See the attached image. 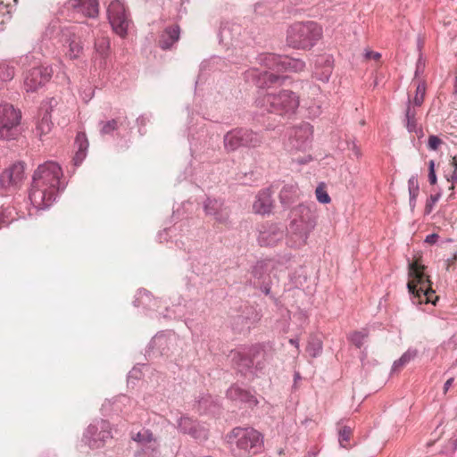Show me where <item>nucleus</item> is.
<instances>
[{"mask_svg": "<svg viewBox=\"0 0 457 457\" xmlns=\"http://www.w3.org/2000/svg\"><path fill=\"white\" fill-rule=\"evenodd\" d=\"M24 177V165L21 162L12 164L0 174V187L8 189L15 187Z\"/></svg>", "mask_w": 457, "mask_h": 457, "instance_id": "13", "label": "nucleus"}, {"mask_svg": "<svg viewBox=\"0 0 457 457\" xmlns=\"http://www.w3.org/2000/svg\"><path fill=\"white\" fill-rule=\"evenodd\" d=\"M243 141L245 147L256 148L262 144L263 137L253 130L243 129Z\"/></svg>", "mask_w": 457, "mask_h": 457, "instance_id": "23", "label": "nucleus"}, {"mask_svg": "<svg viewBox=\"0 0 457 457\" xmlns=\"http://www.w3.org/2000/svg\"><path fill=\"white\" fill-rule=\"evenodd\" d=\"M331 72H332V67L328 63L325 66V69L320 75L317 71L315 72V74L319 79H320L322 81H328Z\"/></svg>", "mask_w": 457, "mask_h": 457, "instance_id": "45", "label": "nucleus"}, {"mask_svg": "<svg viewBox=\"0 0 457 457\" xmlns=\"http://www.w3.org/2000/svg\"><path fill=\"white\" fill-rule=\"evenodd\" d=\"M146 122L147 119L144 115H141L137 119V123L138 126H145Z\"/></svg>", "mask_w": 457, "mask_h": 457, "instance_id": "54", "label": "nucleus"}, {"mask_svg": "<svg viewBox=\"0 0 457 457\" xmlns=\"http://www.w3.org/2000/svg\"><path fill=\"white\" fill-rule=\"evenodd\" d=\"M263 61L268 69L277 72H300L305 67V63L302 60L286 55L268 54L264 57Z\"/></svg>", "mask_w": 457, "mask_h": 457, "instance_id": "10", "label": "nucleus"}, {"mask_svg": "<svg viewBox=\"0 0 457 457\" xmlns=\"http://www.w3.org/2000/svg\"><path fill=\"white\" fill-rule=\"evenodd\" d=\"M75 143L78 145V151L82 150L84 153H87L88 142L85 133H78Z\"/></svg>", "mask_w": 457, "mask_h": 457, "instance_id": "40", "label": "nucleus"}, {"mask_svg": "<svg viewBox=\"0 0 457 457\" xmlns=\"http://www.w3.org/2000/svg\"><path fill=\"white\" fill-rule=\"evenodd\" d=\"M95 49L102 57H106L110 49V40L108 37H97L95 41Z\"/></svg>", "mask_w": 457, "mask_h": 457, "instance_id": "29", "label": "nucleus"}, {"mask_svg": "<svg viewBox=\"0 0 457 457\" xmlns=\"http://www.w3.org/2000/svg\"><path fill=\"white\" fill-rule=\"evenodd\" d=\"M220 207V204L216 200H209L205 204V212L207 214H213L215 216L219 215V208Z\"/></svg>", "mask_w": 457, "mask_h": 457, "instance_id": "42", "label": "nucleus"}, {"mask_svg": "<svg viewBox=\"0 0 457 457\" xmlns=\"http://www.w3.org/2000/svg\"><path fill=\"white\" fill-rule=\"evenodd\" d=\"M289 343L291 345H295V347H298V341H297V339L292 338V339L289 340Z\"/></svg>", "mask_w": 457, "mask_h": 457, "instance_id": "56", "label": "nucleus"}, {"mask_svg": "<svg viewBox=\"0 0 457 457\" xmlns=\"http://www.w3.org/2000/svg\"><path fill=\"white\" fill-rule=\"evenodd\" d=\"M365 57L368 60H374L378 62L381 58V54L378 52L369 51L366 53Z\"/></svg>", "mask_w": 457, "mask_h": 457, "instance_id": "49", "label": "nucleus"}, {"mask_svg": "<svg viewBox=\"0 0 457 457\" xmlns=\"http://www.w3.org/2000/svg\"><path fill=\"white\" fill-rule=\"evenodd\" d=\"M52 76L48 67L37 66L27 71L24 74V88L27 92H36L43 87Z\"/></svg>", "mask_w": 457, "mask_h": 457, "instance_id": "11", "label": "nucleus"}, {"mask_svg": "<svg viewBox=\"0 0 457 457\" xmlns=\"http://www.w3.org/2000/svg\"><path fill=\"white\" fill-rule=\"evenodd\" d=\"M86 154H87V153H84L82 150H80V151L77 150V152L75 154V156L73 158L74 164L76 166L79 165L83 162V160L85 159Z\"/></svg>", "mask_w": 457, "mask_h": 457, "instance_id": "47", "label": "nucleus"}, {"mask_svg": "<svg viewBox=\"0 0 457 457\" xmlns=\"http://www.w3.org/2000/svg\"><path fill=\"white\" fill-rule=\"evenodd\" d=\"M131 438L140 445V449H142L144 453H146L147 450H151L152 456L159 453V444L150 430L142 429L132 435Z\"/></svg>", "mask_w": 457, "mask_h": 457, "instance_id": "14", "label": "nucleus"}, {"mask_svg": "<svg viewBox=\"0 0 457 457\" xmlns=\"http://www.w3.org/2000/svg\"><path fill=\"white\" fill-rule=\"evenodd\" d=\"M170 342V338L165 334H157L152 338L150 347L156 349L161 355H164L168 353Z\"/></svg>", "mask_w": 457, "mask_h": 457, "instance_id": "22", "label": "nucleus"}, {"mask_svg": "<svg viewBox=\"0 0 457 457\" xmlns=\"http://www.w3.org/2000/svg\"><path fill=\"white\" fill-rule=\"evenodd\" d=\"M227 396L236 404L246 408H253L258 404L255 396L238 385H232L227 391Z\"/></svg>", "mask_w": 457, "mask_h": 457, "instance_id": "12", "label": "nucleus"}, {"mask_svg": "<svg viewBox=\"0 0 457 457\" xmlns=\"http://www.w3.org/2000/svg\"><path fill=\"white\" fill-rule=\"evenodd\" d=\"M454 90H455V93H457V77H456V79H455Z\"/></svg>", "mask_w": 457, "mask_h": 457, "instance_id": "59", "label": "nucleus"}, {"mask_svg": "<svg viewBox=\"0 0 457 457\" xmlns=\"http://www.w3.org/2000/svg\"><path fill=\"white\" fill-rule=\"evenodd\" d=\"M180 37V28L179 25H172L167 27L159 39V46L162 50H168L172 47V46L179 41Z\"/></svg>", "mask_w": 457, "mask_h": 457, "instance_id": "17", "label": "nucleus"}, {"mask_svg": "<svg viewBox=\"0 0 457 457\" xmlns=\"http://www.w3.org/2000/svg\"><path fill=\"white\" fill-rule=\"evenodd\" d=\"M220 220L222 219V220H225L228 218V212H225L224 214L220 213ZM217 219H220V217H217Z\"/></svg>", "mask_w": 457, "mask_h": 457, "instance_id": "57", "label": "nucleus"}, {"mask_svg": "<svg viewBox=\"0 0 457 457\" xmlns=\"http://www.w3.org/2000/svg\"><path fill=\"white\" fill-rule=\"evenodd\" d=\"M438 235L436 234H431L427 236L426 242L428 244H435L437 241Z\"/></svg>", "mask_w": 457, "mask_h": 457, "instance_id": "51", "label": "nucleus"}, {"mask_svg": "<svg viewBox=\"0 0 457 457\" xmlns=\"http://www.w3.org/2000/svg\"><path fill=\"white\" fill-rule=\"evenodd\" d=\"M338 441L342 447L348 448L353 436V428L344 421L337 423Z\"/></svg>", "mask_w": 457, "mask_h": 457, "instance_id": "21", "label": "nucleus"}, {"mask_svg": "<svg viewBox=\"0 0 457 457\" xmlns=\"http://www.w3.org/2000/svg\"><path fill=\"white\" fill-rule=\"evenodd\" d=\"M15 71L12 66L7 64L0 65V79L3 81H9L13 79Z\"/></svg>", "mask_w": 457, "mask_h": 457, "instance_id": "35", "label": "nucleus"}, {"mask_svg": "<svg viewBox=\"0 0 457 457\" xmlns=\"http://www.w3.org/2000/svg\"><path fill=\"white\" fill-rule=\"evenodd\" d=\"M236 457H253L263 451V436L250 427H236L225 436Z\"/></svg>", "mask_w": 457, "mask_h": 457, "instance_id": "2", "label": "nucleus"}, {"mask_svg": "<svg viewBox=\"0 0 457 457\" xmlns=\"http://www.w3.org/2000/svg\"><path fill=\"white\" fill-rule=\"evenodd\" d=\"M279 79L278 76L270 71H264L260 73L257 79V84L261 87H270Z\"/></svg>", "mask_w": 457, "mask_h": 457, "instance_id": "28", "label": "nucleus"}, {"mask_svg": "<svg viewBox=\"0 0 457 457\" xmlns=\"http://www.w3.org/2000/svg\"><path fill=\"white\" fill-rule=\"evenodd\" d=\"M445 179L447 181L452 183H457V157L453 156L452 157L448 169L445 170Z\"/></svg>", "mask_w": 457, "mask_h": 457, "instance_id": "30", "label": "nucleus"}, {"mask_svg": "<svg viewBox=\"0 0 457 457\" xmlns=\"http://www.w3.org/2000/svg\"><path fill=\"white\" fill-rule=\"evenodd\" d=\"M179 428L186 434L191 435L193 437H197V430L195 422L188 417H183L179 421Z\"/></svg>", "mask_w": 457, "mask_h": 457, "instance_id": "27", "label": "nucleus"}, {"mask_svg": "<svg viewBox=\"0 0 457 457\" xmlns=\"http://www.w3.org/2000/svg\"><path fill=\"white\" fill-rule=\"evenodd\" d=\"M457 261V253L453 254V256L446 261L447 266L446 270H450V267Z\"/></svg>", "mask_w": 457, "mask_h": 457, "instance_id": "52", "label": "nucleus"}, {"mask_svg": "<svg viewBox=\"0 0 457 457\" xmlns=\"http://www.w3.org/2000/svg\"><path fill=\"white\" fill-rule=\"evenodd\" d=\"M275 268V263L270 260L259 261L253 267L252 274L259 282L264 283Z\"/></svg>", "mask_w": 457, "mask_h": 457, "instance_id": "18", "label": "nucleus"}, {"mask_svg": "<svg viewBox=\"0 0 457 457\" xmlns=\"http://www.w3.org/2000/svg\"><path fill=\"white\" fill-rule=\"evenodd\" d=\"M62 177V170L57 162L48 161L37 167L29 191V200L35 208L45 210L53 204L58 192L64 189Z\"/></svg>", "mask_w": 457, "mask_h": 457, "instance_id": "1", "label": "nucleus"}, {"mask_svg": "<svg viewBox=\"0 0 457 457\" xmlns=\"http://www.w3.org/2000/svg\"><path fill=\"white\" fill-rule=\"evenodd\" d=\"M426 266L421 264L418 259L409 265L408 291L411 301L415 304L433 303L436 304L437 296L432 289V283L429 276L425 272Z\"/></svg>", "mask_w": 457, "mask_h": 457, "instance_id": "3", "label": "nucleus"}, {"mask_svg": "<svg viewBox=\"0 0 457 457\" xmlns=\"http://www.w3.org/2000/svg\"><path fill=\"white\" fill-rule=\"evenodd\" d=\"M159 453L157 455L152 456L151 455V450H147L146 453H144L142 449H140L137 454L136 457H158Z\"/></svg>", "mask_w": 457, "mask_h": 457, "instance_id": "50", "label": "nucleus"}, {"mask_svg": "<svg viewBox=\"0 0 457 457\" xmlns=\"http://www.w3.org/2000/svg\"><path fill=\"white\" fill-rule=\"evenodd\" d=\"M68 7L86 17L96 18L99 12L97 0H69Z\"/></svg>", "mask_w": 457, "mask_h": 457, "instance_id": "15", "label": "nucleus"}, {"mask_svg": "<svg viewBox=\"0 0 457 457\" xmlns=\"http://www.w3.org/2000/svg\"><path fill=\"white\" fill-rule=\"evenodd\" d=\"M417 356V351L416 350H409L406 353H404L402 357L395 361L394 366L395 369L402 368L408 362H410L411 360H413Z\"/></svg>", "mask_w": 457, "mask_h": 457, "instance_id": "34", "label": "nucleus"}, {"mask_svg": "<svg viewBox=\"0 0 457 457\" xmlns=\"http://www.w3.org/2000/svg\"><path fill=\"white\" fill-rule=\"evenodd\" d=\"M408 187H409V189H412V188H414V187H419L417 179L413 177L411 178L408 181Z\"/></svg>", "mask_w": 457, "mask_h": 457, "instance_id": "53", "label": "nucleus"}, {"mask_svg": "<svg viewBox=\"0 0 457 457\" xmlns=\"http://www.w3.org/2000/svg\"><path fill=\"white\" fill-rule=\"evenodd\" d=\"M368 336L369 333L366 329H362L361 331H354L349 336V340L356 347L361 348L363 345Z\"/></svg>", "mask_w": 457, "mask_h": 457, "instance_id": "31", "label": "nucleus"}, {"mask_svg": "<svg viewBox=\"0 0 457 457\" xmlns=\"http://www.w3.org/2000/svg\"><path fill=\"white\" fill-rule=\"evenodd\" d=\"M453 382V378H451L446 380V382L445 383V386H444L445 393H446L448 391V389L451 387Z\"/></svg>", "mask_w": 457, "mask_h": 457, "instance_id": "55", "label": "nucleus"}, {"mask_svg": "<svg viewBox=\"0 0 457 457\" xmlns=\"http://www.w3.org/2000/svg\"><path fill=\"white\" fill-rule=\"evenodd\" d=\"M271 199L270 194L262 191L257 196L253 204V209L256 213H267L270 211Z\"/></svg>", "mask_w": 457, "mask_h": 457, "instance_id": "20", "label": "nucleus"}, {"mask_svg": "<svg viewBox=\"0 0 457 457\" xmlns=\"http://www.w3.org/2000/svg\"><path fill=\"white\" fill-rule=\"evenodd\" d=\"M406 119H407V124L406 127L409 131H414L417 127V121L415 119V112L411 110L410 106H408L406 110Z\"/></svg>", "mask_w": 457, "mask_h": 457, "instance_id": "38", "label": "nucleus"}, {"mask_svg": "<svg viewBox=\"0 0 457 457\" xmlns=\"http://www.w3.org/2000/svg\"><path fill=\"white\" fill-rule=\"evenodd\" d=\"M257 106L278 115L294 113L299 106V96L289 90L269 93L257 100Z\"/></svg>", "mask_w": 457, "mask_h": 457, "instance_id": "4", "label": "nucleus"}, {"mask_svg": "<svg viewBox=\"0 0 457 457\" xmlns=\"http://www.w3.org/2000/svg\"><path fill=\"white\" fill-rule=\"evenodd\" d=\"M312 135V128L309 124H303L295 129V137L299 139H307Z\"/></svg>", "mask_w": 457, "mask_h": 457, "instance_id": "36", "label": "nucleus"}, {"mask_svg": "<svg viewBox=\"0 0 457 457\" xmlns=\"http://www.w3.org/2000/svg\"><path fill=\"white\" fill-rule=\"evenodd\" d=\"M118 129V121L115 119L108 120L106 122H102L101 134L107 135L111 134L114 130Z\"/></svg>", "mask_w": 457, "mask_h": 457, "instance_id": "39", "label": "nucleus"}, {"mask_svg": "<svg viewBox=\"0 0 457 457\" xmlns=\"http://www.w3.org/2000/svg\"><path fill=\"white\" fill-rule=\"evenodd\" d=\"M108 19L113 31L125 37L130 24L124 4L120 0H113L108 6Z\"/></svg>", "mask_w": 457, "mask_h": 457, "instance_id": "7", "label": "nucleus"}, {"mask_svg": "<svg viewBox=\"0 0 457 457\" xmlns=\"http://www.w3.org/2000/svg\"><path fill=\"white\" fill-rule=\"evenodd\" d=\"M21 112L12 104H0V139L13 140L20 134Z\"/></svg>", "mask_w": 457, "mask_h": 457, "instance_id": "6", "label": "nucleus"}, {"mask_svg": "<svg viewBox=\"0 0 457 457\" xmlns=\"http://www.w3.org/2000/svg\"><path fill=\"white\" fill-rule=\"evenodd\" d=\"M62 41L64 46H68L69 49L66 54L71 59H77L79 57L82 53L83 46L79 38L75 36L73 32L70 29H66L62 30Z\"/></svg>", "mask_w": 457, "mask_h": 457, "instance_id": "16", "label": "nucleus"}, {"mask_svg": "<svg viewBox=\"0 0 457 457\" xmlns=\"http://www.w3.org/2000/svg\"><path fill=\"white\" fill-rule=\"evenodd\" d=\"M321 35V28L313 21L296 23L288 30L287 42L295 48L307 49L313 46Z\"/></svg>", "mask_w": 457, "mask_h": 457, "instance_id": "5", "label": "nucleus"}, {"mask_svg": "<svg viewBox=\"0 0 457 457\" xmlns=\"http://www.w3.org/2000/svg\"><path fill=\"white\" fill-rule=\"evenodd\" d=\"M283 237V232L278 229H273L271 232L262 231L259 237V241L262 245H270L280 240Z\"/></svg>", "mask_w": 457, "mask_h": 457, "instance_id": "25", "label": "nucleus"}, {"mask_svg": "<svg viewBox=\"0 0 457 457\" xmlns=\"http://www.w3.org/2000/svg\"><path fill=\"white\" fill-rule=\"evenodd\" d=\"M52 126H53V123L51 120V117H50L49 113L46 112L37 125V128H36L37 135L39 137H42V136L46 135L47 133H49L51 131Z\"/></svg>", "mask_w": 457, "mask_h": 457, "instance_id": "26", "label": "nucleus"}, {"mask_svg": "<svg viewBox=\"0 0 457 457\" xmlns=\"http://www.w3.org/2000/svg\"><path fill=\"white\" fill-rule=\"evenodd\" d=\"M248 354L249 357H251L252 359H253V362L255 361V360L257 359V357L259 355H263L264 354V351H263V348L262 346L259 345H253L252 347H250L247 351H245Z\"/></svg>", "mask_w": 457, "mask_h": 457, "instance_id": "43", "label": "nucleus"}, {"mask_svg": "<svg viewBox=\"0 0 457 457\" xmlns=\"http://www.w3.org/2000/svg\"><path fill=\"white\" fill-rule=\"evenodd\" d=\"M224 146L228 152H234L240 146H245L243 141V129H237L224 136Z\"/></svg>", "mask_w": 457, "mask_h": 457, "instance_id": "19", "label": "nucleus"}, {"mask_svg": "<svg viewBox=\"0 0 457 457\" xmlns=\"http://www.w3.org/2000/svg\"><path fill=\"white\" fill-rule=\"evenodd\" d=\"M449 198H450V199H454V198H455V196H454V193H452V194L449 195Z\"/></svg>", "mask_w": 457, "mask_h": 457, "instance_id": "61", "label": "nucleus"}, {"mask_svg": "<svg viewBox=\"0 0 457 457\" xmlns=\"http://www.w3.org/2000/svg\"><path fill=\"white\" fill-rule=\"evenodd\" d=\"M322 350V344L317 338H312L307 345V352L312 357L320 355Z\"/></svg>", "mask_w": 457, "mask_h": 457, "instance_id": "32", "label": "nucleus"}, {"mask_svg": "<svg viewBox=\"0 0 457 457\" xmlns=\"http://www.w3.org/2000/svg\"><path fill=\"white\" fill-rule=\"evenodd\" d=\"M442 143L443 141L436 136H430L428 137V147L431 150H437Z\"/></svg>", "mask_w": 457, "mask_h": 457, "instance_id": "46", "label": "nucleus"}, {"mask_svg": "<svg viewBox=\"0 0 457 457\" xmlns=\"http://www.w3.org/2000/svg\"><path fill=\"white\" fill-rule=\"evenodd\" d=\"M439 198H440V194L438 193L436 195H431L427 199L425 209H424L425 214H430L432 212L434 206L436 204V202L439 200Z\"/></svg>", "mask_w": 457, "mask_h": 457, "instance_id": "41", "label": "nucleus"}, {"mask_svg": "<svg viewBox=\"0 0 457 457\" xmlns=\"http://www.w3.org/2000/svg\"><path fill=\"white\" fill-rule=\"evenodd\" d=\"M454 184H455V183H452V186L449 187V189H450V190L453 191V189H454Z\"/></svg>", "mask_w": 457, "mask_h": 457, "instance_id": "60", "label": "nucleus"}, {"mask_svg": "<svg viewBox=\"0 0 457 457\" xmlns=\"http://www.w3.org/2000/svg\"><path fill=\"white\" fill-rule=\"evenodd\" d=\"M315 195L317 200L321 204H329L331 202V198L328 195L325 184H320L315 190Z\"/></svg>", "mask_w": 457, "mask_h": 457, "instance_id": "33", "label": "nucleus"}, {"mask_svg": "<svg viewBox=\"0 0 457 457\" xmlns=\"http://www.w3.org/2000/svg\"><path fill=\"white\" fill-rule=\"evenodd\" d=\"M294 220L291 222V229L305 237L315 228L316 218L311 210L305 205H298L293 212Z\"/></svg>", "mask_w": 457, "mask_h": 457, "instance_id": "9", "label": "nucleus"}, {"mask_svg": "<svg viewBox=\"0 0 457 457\" xmlns=\"http://www.w3.org/2000/svg\"><path fill=\"white\" fill-rule=\"evenodd\" d=\"M425 92H426V87H425V84L424 83H421L420 82L418 85H417V87H416V94H415V96L413 98V104L416 105V106H420L424 101V96H425Z\"/></svg>", "mask_w": 457, "mask_h": 457, "instance_id": "37", "label": "nucleus"}, {"mask_svg": "<svg viewBox=\"0 0 457 457\" xmlns=\"http://www.w3.org/2000/svg\"><path fill=\"white\" fill-rule=\"evenodd\" d=\"M112 437L110 423L104 420H96L90 424L83 437V441L91 449L100 448Z\"/></svg>", "mask_w": 457, "mask_h": 457, "instance_id": "8", "label": "nucleus"}, {"mask_svg": "<svg viewBox=\"0 0 457 457\" xmlns=\"http://www.w3.org/2000/svg\"><path fill=\"white\" fill-rule=\"evenodd\" d=\"M409 194H410V204L411 206H414L416 198L419 195V187H414V188L409 189Z\"/></svg>", "mask_w": 457, "mask_h": 457, "instance_id": "48", "label": "nucleus"}, {"mask_svg": "<svg viewBox=\"0 0 457 457\" xmlns=\"http://www.w3.org/2000/svg\"><path fill=\"white\" fill-rule=\"evenodd\" d=\"M454 447L457 448V439L454 441Z\"/></svg>", "mask_w": 457, "mask_h": 457, "instance_id": "62", "label": "nucleus"}, {"mask_svg": "<svg viewBox=\"0 0 457 457\" xmlns=\"http://www.w3.org/2000/svg\"><path fill=\"white\" fill-rule=\"evenodd\" d=\"M4 222L5 221H4V218L0 215V228L3 227Z\"/></svg>", "mask_w": 457, "mask_h": 457, "instance_id": "58", "label": "nucleus"}, {"mask_svg": "<svg viewBox=\"0 0 457 457\" xmlns=\"http://www.w3.org/2000/svg\"><path fill=\"white\" fill-rule=\"evenodd\" d=\"M232 361L238 368H250L253 365V359L248 356L247 353L244 351H233L231 353Z\"/></svg>", "mask_w": 457, "mask_h": 457, "instance_id": "24", "label": "nucleus"}, {"mask_svg": "<svg viewBox=\"0 0 457 457\" xmlns=\"http://www.w3.org/2000/svg\"><path fill=\"white\" fill-rule=\"evenodd\" d=\"M428 181L430 185H436L437 182V178L435 170V161L430 160L428 162Z\"/></svg>", "mask_w": 457, "mask_h": 457, "instance_id": "44", "label": "nucleus"}]
</instances>
